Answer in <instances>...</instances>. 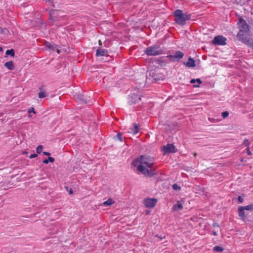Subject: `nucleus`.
Returning <instances> with one entry per match:
<instances>
[{
	"label": "nucleus",
	"mask_w": 253,
	"mask_h": 253,
	"mask_svg": "<svg viewBox=\"0 0 253 253\" xmlns=\"http://www.w3.org/2000/svg\"><path fill=\"white\" fill-rule=\"evenodd\" d=\"M184 203V198L183 197L181 198L180 200H177L176 204H175V211H179L182 210Z\"/></svg>",
	"instance_id": "obj_14"
},
{
	"label": "nucleus",
	"mask_w": 253,
	"mask_h": 253,
	"mask_svg": "<svg viewBox=\"0 0 253 253\" xmlns=\"http://www.w3.org/2000/svg\"><path fill=\"white\" fill-rule=\"evenodd\" d=\"M226 39L222 36H217L214 37L212 41L213 44L215 45L226 44Z\"/></svg>",
	"instance_id": "obj_10"
},
{
	"label": "nucleus",
	"mask_w": 253,
	"mask_h": 253,
	"mask_svg": "<svg viewBox=\"0 0 253 253\" xmlns=\"http://www.w3.org/2000/svg\"><path fill=\"white\" fill-rule=\"evenodd\" d=\"M212 226L214 228H216V227L219 228V225L216 222L213 223L212 224Z\"/></svg>",
	"instance_id": "obj_36"
},
{
	"label": "nucleus",
	"mask_w": 253,
	"mask_h": 253,
	"mask_svg": "<svg viewBox=\"0 0 253 253\" xmlns=\"http://www.w3.org/2000/svg\"><path fill=\"white\" fill-rule=\"evenodd\" d=\"M197 153H194V156L195 157L197 156Z\"/></svg>",
	"instance_id": "obj_46"
},
{
	"label": "nucleus",
	"mask_w": 253,
	"mask_h": 253,
	"mask_svg": "<svg viewBox=\"0 0 253 253\" xmlns=\"http://www.w3.org/2000/svg\"><path fill=\"white\" fill-rule=\"evenodd\" d=\"M48 161L50 163H53L55 161L54 158L53 157H49L48 158Z\"/></svg>",
	"instance_id": "obj_33"
},
{
	"label": "nucleus",
	"mask_w": 253,
	"mask_h": 253,
	"mask_svg": "<svg viewBox=\"0 0 253 253\" xmlns=\"http://www.w3.org/2000/svg\"><path fill=\"white\" fill-rule=\"evenodd\" d=\"M67 190L68 191L69 194H72L73 193V190L72 188H70V189L68 190V187H66Z\"/></svg>",
	"instance_id": "obj_37"
},
{
	"label": "nucleus",
	"mask_w": 253,
	"mask_h": 253,
	"mask_svg": "<svg viewBox=\"0 0 253 253\" xmlns=\"http://www.w3.org/2000/svg\"><path fill=\"white\" fill-rule=\"evenodd\" d=\"M250 47H251L253 48V42H251V44L249 45Z\"/></svg>",
	"instance_id": "obj_43"
},
{
	"label": "nucleus",
	"mask_w": 253,
	"mask_h": 253,
	"mask_svg": "<svg viewBox=\"0 0 253 253\" xmlns=\"http://www.w3.org/2000/svg\"><path fill=\"white\" fill-rule=\"evenodd\" d=\"M28 112L29 113H31L32 112L34 113V114H36V112L35 111L34 108L33 107L30 108L28 110Z\"/></svg>",
	"instance_id": "obj_31"
},
{
	"label": "nucleus",
	"mask_w": 253,
	"mask_h": 253,
	"mask_svg": "<svg viewBox=\"0 0 253 253\" xmlns=\"http://www.w3.org/2000/svg\"><path fill=\"white\" fill-rule=\"evenodd\" d=\"M141 100V97L138 94L132 93L129 95L128 103L132 105L138 103Z\"/></svg>",
	"instance_id": "obj_9"
},
{
	"label": "nucleus",
	"mask_w": 253,
	"mask_h": 253,
	"mask_svg": "<svg viewBox=\"0 0 253 253\" xmlns=\"http://www.w3.org/2000/svg\"><path fill=\"white\" fill-rule=\"evenodd\" d=\"M239 28L240 31L239 33L243 34L244 33H247L249 31V27L246 22L243 19H241L238 22Z\"/></svg>",
	"instance_id": "obj_6"
},
{
	"label": "nucleus",
	"mask_w": 253,
	"mask_h": 253,
	"mask_svg": "<svg viewBox=\"0 0 253 253\" xmlns=\"http://www.w3.org/2000/svg\"><path fill=\"white\" fill-rule=\"evenodd\" d=\"M228 115H229V113L227 111H225V112L222 113V116L223 117V118H226L228 116Z\"/></svg>",
	"instance_id": "obj_30"
},
{
	"label": "nucleus",
	"mask_w": 253,
	"mask_h": 253,
	"mask_svg": "<svg viewBox=\"0 0 253 253\" xmlns=\"http://www.w3.org/2000/svg\"><path fill=\"white\" fill-rule=\"evenodd\" d=\"M99 44L100 45H101V44H102V43H101V42L100 41H99Z\"/></svg>",
	"instance_id": "obj_48"
},
{
	"label": "nucleus",
	"mask_w": 253,
	"mask_h": 253,
	"mask_svg": "<svg viewBox=\"0 0 253 253\" xmlns=\"http://www.w3.org/2000/svg\"><path fill=\"white\" fill-rule=\"evenodd\" d=\"M157 200L155 198H146L144 199L143 204L145 206L149 208H153L156 205Z\"/></svg>",
	"instance_id": "obj_8"
},
{
	"label": "nucleus",
	"mask_w": 253,
	"mask_h": 253,
	"mask_svg": "<svg viewBox=\"0 0 253 253\" xmlns=\"http://www.w3.org/2000/svg\"><path fill=\"white\" fill-rule=\"evenodd\" d=\"M214 251L218 252H221L223 251V249L219 246H215L213 249Z\"/></svg>",
	"instance_id": "obj_25"
},
{
	"label": "nucleus",
	"mask_w": 253,
	"mask_h": 253,
	"mask_svg": "<svg viewBox=\"0 0 253 253\" xmlns=\"http://www.w3.org/2000/svg\"><path fill=\"white\" fill-rule=\"evenodd\" d=\"M56 10H54V9L50 10L49 11V17H50V20H53V21H54L55 20L54 17L53 16V15L54 14V13L56 12Z\"/></svg>",
	"instance_id": "obj_23"
},
{
	"label": "nucleus",
	"mask_w": 253,
	"mask_h": 253,
	"mask_svg": "<svg viewBox=\"0 0 253 253\" xmlns=\"http://www.w3.org/2000/svg\"><path fill=\"white\" fill-rule=\"evenodd\" d=\"M39 90L41 91L38 93L39 98H43L46 97L48 95V93L46 92L42 91V87H39Z\"/></svg>",
	"instance_id": "obj_17"
},
{
	"label": "nucleus",
	"mask_w": 253,
	"mask_h": 253,
	"mask_svg": "<svg viewBox=\"0 0 253 253\" xmlns=\"http://www.w3.org/2000/svg\"><path fill=\"white\" fill-rule=\"evenodd\" d=\"M243 144L247 148H249V145L250 144V143L249 142V139H246L244 140V142L243 143Z\"/></svg>",
	"instance_id": "obj_27"
},
{
	"label": "nucleus",
	"mask_w": 253,
	"mask_h": 253,
	"mask_svg": "<svg viewBox=\"0 0 253 253\" xmlns=\"http://www.w3.org/2000/svg\"><path fill=\"white\" fill-rule=\"evenodd\" d=\"M162 151L165 155L174 153L173 144L168 143L166 145L163 146L162 148Z\"/></svg>",
	"instance_id": "obj_7"
},
{
	"label": "nucleus",
	"mask_w": 253,
	"mask_h": 253,
	"mask_svg": "<svg viewBox=\"0 0 253 253\" xmlns=\"http://www.w3.org/2000/svg\"><path fill=\"white\" fill-rule=\"evenodd\" d=\"M238 200L240 202H243V198L241 197V196H239L238 197Z\"/></svg>",
	"instance_id": "obj_41"
},
{
	"label": "nucleus",
	"mask_w": 253,
	"mask_h": 253,
	"mask_svg": "<svg viewBox=\"0 0 253 253\" xmlns=\"http://www.w3.org/2000/svg\"><path fill=\"white\" fill-rule=\"evenodd\" d=\"M149 77H151V78L155 81H160L163 80V78L159 76L158 74L156 73L155 70H151L149 72Z\"/></svg>",
	"instance_id": "obj_12"
},
{
	"label": "nucleus",
	"mask_w": 253,
	"mask_h": 253,
	"mask_svg": "<svg viewBox=\"0 0 253 253\" xmlns=\"http://www.w3.org/2000/svg\"><path fill=\"white\" fill-rule=\"evenodd\" d=\"M131 166L133 167L134 170L136 168L137 170L145 176L152 177L155 174L154 170L149 169L143 167V165H141L140 158L134 159L131 163Z\"/></svg>",
	"instance_id": "obj_1"
},
{
	"label": "nucleus",
	"mask_w": 253,
	"mask_h": 253,
	"mask_svg": "<svg viewBox=\"0 0 253 253\" xmlns=\"http://www.w3.org/2000/svg\"><path fill=\"white\" fill-rule=\"evenodd\" d=\"M37 156H38V155L37 154H33L29 156V158L33 159V158H36Z\"/></svg>",
	"instance_id": "obj_34"
},
{
	"label": "nucleus",
	"mask_w": 253,
	"mask_h": 253,
	"mask_svg": "<svg viewBox=\"0 0 253 253\" xmlns=\"http://www.w3.org/2000/svg\"><path fill=\"white\" fill-rule=\"evenodd\" d=\"M144 53L148 56L159 55L163 53V50L158 44L148 46L144 50Z\"/></svg>",
	"instance_id": "obj_3"
},
{
	"label": "nucleus",
	"mask_w": 253,
	"mask_h": 253,
	"mask_svg": "<svg viewBox=\"0 0 253 253\" xmlns=\"http://www.w3.org/2000/svg\"><path fill=\"white\" fill-rule=\"evenodd\" d=\"M141 165L146 169L151 168L154 164L153 158L147 155H141L140 157Z\"/></svg>",
	"instance_id": "obj_4"
},
{
	"label": "nucleus",
	"mask_w": 253,
	"mask_h": 253,
	"mask_svg": "<svg viewBox=\"0 0 253 253\" xmlns=\"http://www.w3.org/2000/svg\"><path fill=\"white\" fill-rule=\"evenodd\" d=\"M183 64L188 67H194L196 66L195 60L190 57H189L188 61L186 63L183 62Z\"/></svg>",
	"instance_id": "obj_15"
},
{
	"label": "nucleus",
	"mask_w": 253,
	"mask_h": 253,
	"mask_svg": "<svg viewBox=\"0 0 253 253\" xmlns=\"http://www.w3.org/2000/svg\"><path fill=\"white\" fill-rule=\"evenodd\" d=\"M213 234L215 236H217V231H213Z\"/></svg>",
	"instance_id": "obj_42"
},
{
	"label": "nucleus",
	"mask_w": 253,
	"mask_h": 253,
	"mask_svg": "<svg viewBox=\"0 0 253 253\" xmlns=\"http://www.w3.org/2000/svg\"><path fill=\"white\" fill-rule=\"evenodd\" d=\"M190 19V15L184 13L179 9L175 10V22L179 25H184L186 21Z\"/></svg>",
	"instance_id": "obj_2"
},
{
	"label": "nucleus",
	"mask_w": 253,
	"mask_h": 253,
	"mask_svg": "<svg viewBox=\"0 0 253 253\" xmlns=\"http://www.w3.org/2000/svg\"><path fill=\"white\" fill-rule=\"evenodd\" d=\"M95 55L96 57H105V59L103 57L101 58V59L104 60L105 61H108L111 58V57L108 54V50L104 49L101 47H99L96 50Z\"/></svg>",
	"instance_id": "obj_5"
},
{
	"label": "nucleus",
	"mask_w": 253,
	"mask_h": 253,
	"mask_svg": "<svg viewBox=\"0 0 253 253\" xmlns=\"http://www.w3.org/2000/svg\"><path fill=\"white\" fill-rule=\"evenodd\" d=\"M45 47L50 50L56 51L58 54L60 53V50L59 49V46L56 44H52L48 42H45L44 44Z\"/></svg>",
	"instance_id": "obj_11"
},
{
	"label": "nucleus",
	"mask_w": 253,
	"mask_h": 253,
	"mask_svg": "<svg viewBox=\"0 0 253 253\" xmlns=\"http://www.w3.org/2000/svg\"><path fill=\"white\" fill-rule=\"evenodd\" d=\"M114 202L113 201V200L111 198L108 199L107 200L104 201L102 205L103 206H109L112 205L113 204H114Z\"/></svg>",
	"instance_id": "obj_22"
},
{
	"label": "nucleus",
	"mask_w": 253,
	"mask_h": 253,
	"mask_svg": "<svg viewBox=\"0 0 253 253\" xmlns=\"http://www.w3.org/2000/svg\"><path fill=\"white\" fill-rule=\"evenodd\" d=\"M181 189V188L180 186H178L175 183V190H180Z\"/></svg>",
	"instance_id": "obj_35"
},
{
	"label": "nucleus",
	"mask_w": 253,
	"mask_h": 253,
	"mask_svg": "<svg viewBox=\"0 0 253 253\" xmlns=\"http://www.w3.org/2000/svg\"><path fill=\"white\" fill-rule=\"evenodd\" d=\"M116 137H117L118 139L120 141L122 142L123 141V134L122 133H118L116 135Z\"/></svg>",
	"instance_id": "obj_28"
},
{
	"label": "nucleus",
	"mask_w": 253,
	"mask_h": 253,
	"mask_svg": "<svg viewBox=\"0 0 253 253\" xmlns=\"http://www.w3.org/2000/svg\"><path fill=\"white\" fill-rule=\"evenodd\" d=\"M2 51V47H0V51Z\"/></svg>",
	"instance_id": "obj_47"
},
{
	"label": "nucleus",
	"mask_w": 253,
	"mask_h": 253,
	"mask_svg": "<svg viewBox=\"0 0 253 253\" xmlns=\"http://www.w3.org/2000/svg\"><path fill=\"white\" fill-rule=\"evenodd\" d=\"M243 209L247 211H253V205H248L245 207H243Z\"/></svg>",
	"instance_id": "obj_24"
},
{
	"label": "nucleus",
	"mask_w": 253,
	"mask_h": 253,
	"mask_svg": "<svg viewBox=\"0 0 253 253\" xmlns=\"http://www.w3.org/2000/svg\"><path fill=\"white\" fill-rule=\"evenodd\" d=\"M238 38L241 41L245 44L249 46L251 44L252 41L248 39L247 37H245L244 36V34H241V33H238Z\"/></svg>",
	"instance_id": "obj_13"
},
{
	"label": "nucleus",
	"mask_w": 253,
	"mask_h": 253,
	"mask_svg": "<svg viewBox=\"0 0 253 253\" xmlns=\"http://www.w3.org/2000/svg\"><path fill=\"white\" fill-rule=\"evenodd\" d=\"M43 164H47L48 163H49V161H48V159H44L43 161Z\"/></svg>",
	"instance_id": "obj_39"
},
{
	"label": "nucleus",
	"mask_w": 253,
	"mask_h": 253,
	"mask_svg": "<svg viewBox=\"0 0 253 253\" xmlns=\"http://www.w3.org/2000/svg\"><path fill=\"white\" fill-rule=\"evenodd\" d=\"M10 55L11 57H14L15 55L14 50L13 49H8L6 51L5 57L7 56Z\"/></svg>",
	"instance_id": "obj_21"
},
{
	"label": "nucleus",
	"mask_w": 253,
	"mask_h": 253,
	"mask_svg": "<svg viewBox=\"0 0 253 253\" xmlns=\"http://www.w3.org/2000/svg\"><path fill=\"white\" fill-rule=\"evenodd\" d=\"M171 186H172V188L174 189V184L172 185Z\"/></svg>",
	"instance_id": "obj_50"
},
{
	"label": "nucleus",
	"mask_w": 253,
	"mask_h": 253,
	"mask_svg": "<svg viewBox=\"0 0 253 253\" xmlns=\"http://www.w3.org/2000/svg\"><path fill=\"white\" fill-rule=\"evenodd\" d=\"M43 155H45V156H50V153L48 152H43Z\"/></svg>",
	"instance_id": "obj_40"
},
{
	"label": "nucleus",
	"mask_w": 253,
	"mask_h": 253,
	"mask_svg": "<svg viewBox=\"0 0 253 253\" xmlns=\"http://www.w3.org/2000/svg\"><path fill=\"white\" fill-rule=\"evenodd\" d=\"M4 66L5 68H6L7 69H8L9 70H12L14 68V65L13 61H8V62L5 63Z\"/></svg>",
	"instance_id": "obj_16"
},
{
	"label": "nucleus",
	"mask_w": 253,
	"mask_h": 253,
	"mask_svg": "<svg viewBox=\"0 0 253 253\" xmlns=\"http://www.w3.org/2000/svg\"><path fill=\"white\" fill-rule=\"evenodd\" d=\"M193 86L195 87H197L199 86V85L197 84H194L193 85Z\"/></svg>",
	"instance_id": "obj_44"
},
{
	"label": "nucleus",
	"mask_w": 253,
	"mask_h": 253,
	"mask_svg": "<svg viewBox=\"0 0 253 253\" xmlns=\"http://www.w3.org/2000/svg\"><path fill=\"white\" fill-rule=\"evenodd\" d=\"M133 128L132 129L131 132L133 133L134 134H136L139 131V126L137 124L134 123L133 125Z\"/></svg>",
	"instance_id": "obj_19"
},
{
	"label": "nucleus",
	"mask_w": 253,
	"mask_h": 253,
	"mask_svg": "<svg viewBox=\"0 0 253 253\" xmlns=\"http://www.w3.org/2000/svg\"><path fill=\"white\" fill-rule=\"evenodd\" d=\"M193 86L195 87H197L199 86V85L197 84H194L193 85Z\"/></svg>",
	"instance_id": "obj_45"
},
{
	"label": "nucleus",
	"mask_w": 253,
	"mask_h": 253,
	"mask_svg": "<svg viewBox=\"0 0 253 253\" xmlns=\"http://www.w3.org/2000/svg\"><path fill=\"white\" fill-rule=\"evenodd\" d=\"M42 145H39L36 149V151L37 153L40 154L42 152Z\"/></svg>",
	"instance_id": "obj_29"
},
{
	"label": "nucleus",
	"mask_w": 253,
	"mask_h": 253,
	"mask_svg": "<svg viewBox=\"0 0 253 253\" xmlns=\"http://www.w3.org/2000/svg\"><path fill=\"white\" fill-rule=\"evenodd\" d=\"M167 57L171 61H174V56L172 55H169L167 56Z\"/></svg>",
	"instance_id": "obj_32"
},
{
	"label": "nucleus",
	"mask_w": 253,
	"mask_h": 253,
	"mask_svg": "<svg viewBox=\"0 0 253 253\" xmlns=\"http://www.w3.org/2000/svg\"><path fill=\"white\" fill-rule=\"evenodd\" d=\"M245 210L243 209V207H240L238 209L239 211V215L240 216L242 219H244L245 215V212L244 211Z\"/></svg>",
	"instance_id": "obj_20"
},
{
	"label": "nucleus",
	"mask_w": 253,
	"mask_h": 253,
	"mask_svg": "<svg viewBox=\"0 0 253 253\" xmlns=\"http://www.w3.org/2000/svg\"><path fill=\"white\" fill-rule=\"evenodd\" d=\"M196 82H197L199 84H201L202 83V82L199 79H192L190 81V83L193 84H194Z\"/></svg>",
	"instance_id": "obj_26"
},
{
	"label": "nucleus",
	"mask_w": 253,
	"mask_h": 253,
	"mask_svg": "<svg viewBox=\"0 0 253 253\" xmlns=\"http://www.w3.org/2000/svg\"><path fill=\"white\" fill-rule=\"evenodd\" d=\"M183 56L184 53L180 51L175 52V60L176 59V61H179Z\"/></svg>",
	"instance_id": "obj_18"
},
{
	"label": "nucleus",
	"mask_w": 253,
	"mask_h": 253,
	"mask_svg": "<svg viewBox=\"0 0 253 253\" xmlns=\"http://www.w3.org/2000/svg\"><path fill=\"white\" fill-rule=\"evenodd\" d=\"M171 210L174 211V206L171 208Z\"/></svg>",
	"instance_id": "obj_49"
},
{
	"label": "nucleus",
	"mask_w": 253,
	"mask_h": 253,
	"mask_svg": "<svg viewBox=\"0 0 253 253\" xmlns=\"http://www.w3.org/2000/svg\"><path fill=\"white\" fill-rule=\"evenodd\" d=\"M247 154L248 155H252V153L250 151L249 148H247Z\"/></svg>",
	"instance_id": "obj_38"
}]
</instances>
